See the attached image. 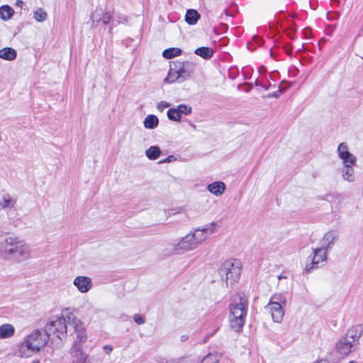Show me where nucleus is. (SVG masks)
Returning <instances> with one entry per match:
<instances>
[{
	"label": "nucleus",
	"instance_id": "1",
	"mask_svg": "<svg viewBox=\"0 0 363 363\" xmlns=\"http://www.w3.org/2000/svg\"><path fill=\"white\" fill-rule=\"evenodd\" d=\"M217 230V223L212 222L201 228H192L177 243L169 245V252L180 255L196 250Z\"/></svg>",
	"mask_w": 363,
	"mask_h": 363
},
{
	"label": "nucleus",
	"instance_id": "2",
	"mask_svg": "<svg viewBox=\"0 0 363 363\" xmlns=\"http://www.w3.org/2000/svg\"><path fill=\"white\" fill-rule=\"evenodd\" d=\"M0 252L5 258L16 262L31 258L30 245L26 240L11 233L0 235Z\"/></svg>",
	"mask_w": 363,
	"mask_h": 363
},
{
	"label": "nucleus",
	"instance_id": "3",
	"mask_svg": "<svg viewBox=\"0 0 363 363\" xmlns=\"http://www.w3.org/2000/svg\"><path fill=\"white\" fill-rule=\"evenodd\" d=\"M44 331L35 330L27 335L19 345L18 353L21 358H28L42 350L49 341Z\"/></svg>",
	"mask_w": 363,
	"mask_h": 363
},
{
	"label": "nucleus",
	"instance_id": "4",
	"mask_svg": "<svg viewBox=\"0 0 363 363\" xmlns=\"http://www.w3.org/2000/svg\"><path fill=\"white\" fill-rule=\"evenodd\" d=\"M362 335V329L359 326L350 328L345 336L340 338L335 344V352L342 357L347 356L355 350Z\"/></svg>",
	"mask_w": 363,
	"mask_h": 363
},
{
	"label": "nucleus",
	"instance_id": "5",
	"mask_svg": "<svg viewBox=\"0 0 363 363\" xmlns=\"http://www.w3.org/2000/svg\"><path fill=\"white\" fill-rule=\"evenodd\" d=\"M247 313V301L240 297L238 301L235 300L229 306V323L230 328L235 332L242 330Z\"/></svg>",
	"mask_w": 363,
	"mask_h": 363
},
{
	"label": "nucleus",
	"instance_id": "6",
	"mask_svg": "<svg viewBox=\"0 0 363 363\" xmlns=\"http://www.w3.org/2000/svg\"><path fill=\"white\" fill-rule=\"evenodd\" d=\"M241 269L239 260L227 259L222 263L218 272L221 281L227 288L233 287L239 281Z\"/></svg>",
	"mask_w": 363,
	"mask_h": 363
},
{
	"label": "nucleus",
	"instance_id": "7",
	"mask_svg": "<svg viewBox=\"0 0 363 363\" xmlns=\"http://www.w3.org/2000/svg\"><path fill=\"white\" fill-rule=\"evenodd\" d=\"M44 332L49 337L53 335L61 340H64L67 334L66 316L54 315L50 318L45 325Z\"/></svg>",
	"mask_w": 363,
	"mask_h": 363
},
{
	"label": "nucleus",
	"instance_id": "8",
	"mask_svg": "<svg viewBox=\"0 0 363 363\" xmlns=\"http://www.w3.org/2000/svg\"><path fill=\"white\" fill-rule=\"evenodd\" d=\"M66 321L69 322L74 329V333L76 334L74 341L86 342L88 337L83 321L72 312L67 313Z\"/></svg>",
	"mask_w": 363,
	"mask_h": 363
},
{
	"label": "nucleus",
	"instance_id": "9",
	"mask_svg": "<svg viewBox=\"0 0 363 363\" xmlns=\"http://www.w3.org/2000/svg\"><path fill=\"white\" fill-rule=\"evenodd\" d=\"M326 259L327 252L324 248L318 247L313 250L312 255L307 259L305 271L310 272L312 269L318 268L320 264L326 262Z\"/></svg>",
	"mask_w": 363,
	"mask_h": 363
},
{
	"label": "nucleus",
	"instance_id": "10",
	"mask_svg": "<svg viewBox=\"0 0 363 363\" xmlns=\"http://www.w3.org/2000/svg\"><path fill=\"white\" fill-rule=\"evenodd\" d=\"M84 342L74 341L69 350V363H85L87 355L83 350L82 344Z\"/></svg>",
	"mask_w": 363,
	"mask_h": 363
},
{
	"label": "nucleus",
	"instance_id": "11",
	"mask_svg": "<svg viewBox=\"0 0 363 363\" xmlns=\"http://www.w3.org/2000/svg\"><path fill=\"white\" fill-rule=\"evenodd\" d=\"M337 153L342 165L357 164V157L350 152L349 146L346 143H341L338 145Z\"/></svg>",
	"mask_w": 363,
	"mask_h": 363
},
{
	"label": "nucleus",
	"instance_id": "12",
	"mask_svg": "<svg viewBox=\"0 0 363 363\" xmlns=\"http://www.w3.org/2000/svg\"><path fill=\"white\" fill-rule=\"evenodd\" d=\"M73 285L81 294L88 293L93 287L91 278L84 275L77 276L73 280Z\"/></svg>",
	"mask_w": 363,
	"mask_h": 363
},
{
	"label": "nucleus",
	"instance_id": "13",
	"mask_svg": "<svg viewBox=\"0 0 363 363\" xmlns=\"http://www.w3.org/2000/svg\"><path fill=\"white\" fill-rule=\"evenodd\" d=\"M284 306L277 304H267L265 309L271 314V317L274 323H280L283 320L284 315Z\"/></svg>",
	"mask_w": 363,
	"mask_h": 363
},
{
	"label": "nucleus",
	"instance_id": "14",
	"mask_svg": "<svg viewBox=\"0 0 363 363\" xmlns=\"http://www.w3.org/2000/svg\"><path fill=\"white\" fill-rule=\"evenodd\" d=\"M92 21V27H96L98 23L101 21L104 24H107L110 22L111 15L108 12H104L102 9H96L90 16Z\"/></svg>",
	"mask_w": 363,
	"mask_h": 363
},
{
	"label": "nucleus",
	"instance_id": "15",
	"mask_svg": "<svg viewBox=\"0 0 363 363\" xmlns=\"http://www.w3.org/2000/svg\"><path fill=\"white\" fill-rule=\"evenodd\" d=\"M356 164H345L342 165L341 169V177L344 182L348 183H354L356 179V173L354 167Z\"/></svg>",
	"mask_w": 363,
	"mask_h": 363
},
{
	"label": "nucleus",
	"instance_id": "16",
	"mask_svg": "<svg viewBox=\"0 0 363 363\" xmlns=\"http://www.w3.org/2000/svg\"><path fill=\"white\" fill-rule=\"evenodd\" d=\"M207 190L216 197L221 196L226 189V185L223 182L217 181L207 185Z\"/></svg>",
	"mask_w": 363,
	"mask_h": 363
},
{
	"label": "nucleus",
	"instance_id": "17",
	"mask_svg": "<svg viewBox=\"0 0 363 363\" xmlns=\"http://www.w3.org/2000/svg\"><path fill=\"white\" fill-rule=\"evenodd\" d=\"M337 238V233L335 231L326 233L320 240V248H324L325 252L330 248Z\"/></svg>",
	"mask_w": 363,
	"mask_h": 363
},
{
	"label": "nucleus",
	"instance_id": "18",
	"mask_svg": "<svg viewBox=\"0 0 363 363\" xmlns=\"http://www.w3.org/2000/svg\"><path fill=\"white\" fill-rule=\"evenodd\" d=\"M15 328L12 324L4 323L0 325V339H8L15 334Z\"/></svg>",
	"mask_w": 363,
	"mask_h": 363
},
{
	"label": "nucleus",
	"instance_id": "19",
	"mask_svg": "<svg viewBox=\"0 0 363 363\" xmlns=\"http://www.w3.org/2000/svg\"><path fill=\"white\" fill-rule=\"evenodd\" d=\"M16 56L17 52L12 48L6 47L0 50L1 59L8 61H12L16 58Z\"/></svg>",
	"mask_w": 363,
	"mask_h": 363
},
{
	"label": "nucleus",
	"instance_id": "20",
	"mask_svg": "<svg viewBox=\"0 0 363 363\" xmlns=\"http://www.w3.org/2000/svg\"><path fill=\"white\" fill-rule=\"evenodd\" d=\"M200 18V14L195 9H188L185 15V21L189 25H195Z\"/></svg>",
	"mask_w": 363,
	"mask_h": 363
},
{
	"label": "nucleus",
	"instance_id": "21",
	"mask_svg": "<svg viewBox=\"0 0 363 363\" xmlns=\"http://www.w3.org/2000/svg\"><path fill=\"white\" fill-rule=\"evenodd\" d=\"M14 14L13 9L9 5H3L0 6V18L1 20L6 21L12 18Z\"/></svg>",
	"mask_w": 363,
	"mask_h": 363
},
{
	"label": "nucleus",
	"instance_id": "22",
	"mask_svg": "<svg viewBox=\"0 0 363 363\" xmlns=\"http://www.w3.org/2000/svg\"><path fill=\"white\" fill-rule=\"evenodd\" d=\"M180 78L184 79V76L180 69H170L167 77L164 79V81L169 83H173Z\"/></svg>",
	"mask_w": 363,
	"mask_h": 363
},
{
	"label": "nucleus",
	"instance_id": "23",
	"mask_svg": "<svg viewBox=\"0 0 363 363\" xmlns=\"http://www.w3.org/2000/svg\"><path fill=\"white\" fill-rule=\"evenodd\" d=\"M194 53L201 57L208 60L213 55V50L208 47H200L195 50Z\"/></svg>",
	"mask_w": 363,
	"mask_h": 363
},
{
	"label": "nucleus",
	"instance_id": "24",
	"mask_svg": "<svg viewBox=\"0 0 363 363\" xmlns=\"http://www.w3.org/2000/svg\"><path fill=\"white\" fill-rule=\"evenodd\" d=\"M269 304H277L285 306L286 304V300L282 294L276 293L271 296Z\"/></svg>",
	"mask_w": 363,
	"mask_h": 363
},
{
	"label": "nucleus",
	"instance_id": "25",
	"mask_svg": "<svg viewBox=\"0 0 363 363\" xmlns=\"http://www.w3.org/2000/svg\"><path fill=\"white\" fill-rule=\"evenodd\" d=\"M16 203V200L9 195L4 196L0 200V206L3 209H6L7 208H13Z\"/></svg>",
	"mask_w": 363,
	"mask_h": 363
},
{
	"label": "nucleus",
	"instance_id": "26",
	"mask_svg": "<svg viewBox=\"0 0 363 363\" xmlns=\"http://www.w3.org/2000/svg\"><path fill=\"white\" fill-rule=\"evenodd\" d=\"M191 111V106L186 104H180L176 108H169L167 113H190Z\"/></svg>",
	"mask_w": 363,
	"mask_h": 363
},
{
	"label": "nucleus",
	"instance_id": "27",
	"mask_svg": "<svg viewBox=\"0 0 363 363\" xmlns=\"http://www.w3.org/2000/svg\"><path fill=\"white\" fill-rule=\"evenodd\" d=\"M194 63L187 61L183 63L182 67L179 69L184 76V78H186L194 72Z\"/></svg>",
	"mask_w": 363,
	"mask_h": 363
},
{
	"label": "nucleus",
	"instance_id": "28",
	"mask_svg": "<svg viewBox=\"0 0 363 363\" xmlns=\"http://www.w3.org/2000/svg\"><path fill=\"white\" fill-rule=\"evenodd\" d=\"M144 126L148 129H152L157 126L158 118L155 115H148L144 120Z\"/></svg>",
	"mask_w": 363,
	"mask_h": 363
},
{
	"label": "nucleus",
	"instance_id": "29",
	"mask_svg": "<svg viewBox=\"0 0 363 363\" xmlns=\"http://www.w3.org/2000/svg\"><path fill=\"white\" fill-rule=\"evenodd\" d=\"M160 153L161 151L158 146H151L145 152L147 157L151 160L157 159L160 157Z\"/></svg>",
	"mask_w": 363,
	"mask_h": 363
},
{
	"label": "nucleus",
	"instance_id": "30",
	"mask_svg": "<svg viewBox=\"0 0 363 363\" xmlns=\"http://www.w3.org/2000/svg\"><path fill=\"white\" fill-rule=\"evenodd\" d=\"M182 53L181 49L178 48H171L166 49L163 51L162 55L166 59H172L174 57L180 55Z\"/></svg>",
	"mask_w": 363,
	"mask_h": 363
},
{
	"label": "nucleus",
	"instance_id": "31",
	"mask_svg": "<svg viewBox=\"0 0 363 363\" xmlns=\"http://www.w3.org/2000/svg\"><path fill=\"white\" fill-rule=\"evenodd\" d=\"M33 18L38 22H44L48 18V13L42 8H38L33 12Z\"/></svg>",
	"mask_w": 363,
	"mask_h": 363
},
{
	"label": "nucleus",
	"instance_id": "32",
	"mask_svg": "<svg viewBox=\"0 0 363 363\" xmlns=\"http://www.w3.org/2000/svg\"><path fill=\"white\" fill-rule=\"evenodd\" d=\"M202 363H218V359L216 355L208 354L203 358Z\"/></svg>",
	"mask_w": 363,
	"mask_h": 363
},
{
	"label": "nucleus",
	"instance_id": "33",
	"mask_svg": "<svg viewBox=\"0 0 363 363\" xmlns=\"http://www.w3.org/2000/svg\"><path fill=\"white\" fill-rule=\"evenodd\" d=\"M170 106L169 104L165 102V101H161L160 102L157 106V110L159 112H162L164 108H168Z\"/></svg>",
	"mask_w": 363,
	"mask_h": 363
},
{
	"label": "nucleus",
	"instance_id": "34",
	"mask_svg": "<svg viewBox=\"0 0 363 363\" xmlns=\"http://www.w3.org/2000/svg\"><path fill=\"white\" fill-rule=\"evenodd\" d=\"M133 320L138 325H142L145 322V319L141 315L137 314L133 316Z\"/></svg>",
	"mask_w": 363,
	"mask_h": 363
},
{
	"label": "nucleus",
	"instance_id": "35",
	"mask_svg": "<svg viewBox=\"0 0 363 363\" xmlns=\"http://www.w3.org/2000/svg\"><path fill=\"white\" fill-rule=\"evenodd\" d=\"M281 94V91L280 89H279V90L277 91H274V93L272 94H268L267 95L264 96V97H267V98H272V97H275V98H277L279 97Z\"/></svg>",
	"mask_w": 363,
	"mask_h": 363
},
{
	"label": "nucleus",
	"instance_id": "36",
	"mask_svg": "<svg viewBox=\"0 0 363 363\" xmlns=\"http://www.w3.org/2000/svg\"><path fill=\"white\" fill-rule=\"evenodd\" d=\"M171 121H179L181 119V115H167Z\"/></svg>",
	"mask_w": 363,
	"mask_h": 363
},
{
	"label": "nucleus",
	"instance_id": "37",
	"mask_svg": "<svg viewBox=\"0 0 363 363\" xmlns=\"http://www.w3.org/2000/svg\"><path fill=\"white\" fill-rule=\"evenodd\" d=\"M103 350L107 354H109L112 352L113 347L111 345H105L104 346Z\"/></svg>",
	"mask_w": 363,
	"mask_h": 363
},
{
	"label": "nucleus",
	"instance_id": "38",
	"mask_svg": "<svg viewBox=\"0 0 363 363\" xmlns=\"http://www.w3.org/2000/svg\"><path fill=\"white\" fill-rule=\"evenodd\" d=\"M23 4V1L22 0H16L15 5L16 6L22 7Z\"/></svg>",
	"mask_w": 363,
	"mask_h": 363
},
{
	"label": "nucleus",
	"instance_id": "39",
	"mask_svg": "<svg viewBox=\"0 0 363 363\" xmlns=\"http://www.w3.org/2000/svg\"><path fill=\"white\" fill-rule=\"evenodd\" d=\"M187 339H188V336L187 335H182L181 336L182 341H186Z\"/></svg>",
	"mask_w": 363,
	"mask_h": 363
},
{
	"label": "nucleus",
	"instance_id": "40",
	"mask_svg": "<svg viewBox=\"0 0 363 363\" xmlns=\"http://www.w3.org/2000/svg\"><path fill=\"white\" fill-rule=\"evenodd\" d=\"M31 363H40V362L38 360H34Z\"/></svg>",
	"mask_w": 363,
	"mask_h": 363
},
{
	"label": "nucleus",
	"instance_id": "41",
	"mask_svg": "<svg viewBox=\"0 0 363 363\" xmlns=\"http://www.w3.org/2000/svg\"><path fill=\"white\" fill-rule=\"evenodd\" d=\"M349 363H357V362L355 361H350Z\"/></svg>",
	"mask_w": 363,
	"mask_h": 363
}]
</instances>
